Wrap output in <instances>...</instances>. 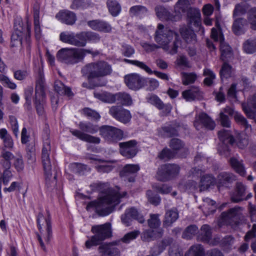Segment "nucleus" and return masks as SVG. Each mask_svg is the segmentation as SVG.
<instances>
[{
    "label": "nucleus",
    "mask_w": 256,
    "mask_h": 256,
    "mask_svg": "<svg viewBox=\"0 0 256 256\" xmlns=\"http://www.w3.org/2000/svg\"><path fill=\"white\" fill-rule=\"evenodd\" d=\"M108 192L97 201L91 202L88 204V207L95 208L96 213L100 216H104L112 213L115 206L120 202V198L126 194V192H123L122 196L114 190H108Z\"/></svg>",
    "instance_id": "f257e3e1"
},
{
    "label": "nucleus",
    "mask_w": 256,
    "mask_h": 256,
    "mask_svg": "<svg viewBox=\"0 0 256 256\" xmlns=\"http://www.w3.org/2000/svg\"><path fill=\"white\" fill-rule=\"evenodd\" d=\"M155 41L160 45L168 46L170 48V54H174L178 52V48L181 44L178 34L167 28L162 24H158L154 35Z\"/></svg>",
    "instance_id": "f03ea898"
},
{
    "label": "nucleus",
    "mask_w": 256,
    "mask_h": 256,
    "mask_svg": "<svg viewBox=\"0 0 256 256\" xmlns=\"http://www.w3.org/2000/svg\"><path fill=\"white\" fill-rule=\"evenodd\" d=\"M174 12L178 14V20L183 14H186L188 24L199 28L201 26V15L200 10L192 8L188 0H178L174 6Z\"/></svg>",
    "instance_id": "7ed1b4c3"
},
{
    "label": "nucleus",
    "mask_w": 256,
    "mask_h": 256,
    "mask_svg": "<svg viewBox=\"0 0 256 256\" xmlns=\"http://www.w3.org/2000/svg\"><path fill=\"white\" fill-rule=\"evenodd\" d=\"M78 130H70L72 134L80 140L88 143L98 144L100 139L98 137L94 136L88 134H94L98 131L100 132V127L88 122H80L78 124Z\"/></svg>",
    "instance_id": "20e7f679"
},
{
    "label": "nucleus",
    "mask_w": 256,
    "mask_h": 256,
    "mask_svg": "<svg viewBox=\"0 0 256 256\" xmlns=\"http://www.w3.org/2000/svg\"><path fill=\"white\" fill-rule=\"evenodd\" d=\"M112 72V66L108 62L101 60L92 62L82 68L81 72L84 76H87L88 80L106 76Z\"/></svg>",
    "instance_id": "39448f33"
},
{
    "label": "nucleus",
    "mask_w": 256,
    "mask_h": 256,
    "mask_svg": "<svg viewBox=\"0 0 256 256\" xmlns=\"http://www.w3.org/2000/svg\"><path fill=\"white\" fill-rule=\"evenodd\" d=\"M37 224L41 235L38 234V238L42 248L46 250L44 240L48 242L52 235V226L50 214L48 210L40 212L37 216Z\"/></svg>",
    "instance_id": "423d86ee"
},
{
    "label": "nucleus",
    "mask_w": 256,
    "mask_h": 256,
    "mask_svg": "<svg viewBox=\"0 0 256 256\" xmlns=\"http://www.w3.org/2000/svg\"><path fill=\"white\" fill-rule=\"evenodd\" d=\"M50 140L48 136L44 140L43 147L42 150V160L44 170L46 182L49 185L52 182L55 180L56 176L54 174L52 176V166L50 158Z\"/></svg>",
    "instance_id": "0eeeda50"
},
{
    "label": "nucleus",
    "mask_w": 256,
    "mask_h": 256,
    "mask_svg": "<svg viewBox=\"0 0 256 256\" xmlns=\"http://www.w3.org/2000/svg\"><path fill=\"white\" fill-rule=\"evenodd\" d=\"M45 103L44 78V75L40 74L36 82L34 99L36 108L40 116H44Z\"/></svg>",
    "instance_id": "6e6552de"
},
{
    "label": "nucleus",
    "mask_w": 256,
    "mask_h": 256,
    "mask_svg": "<svg viewBox=\"0 0 256 256\" xmlns=\"http://www.w3.org/2000/svg\"><path fill=\"white\" fill-rule=\"evenodd\" d=\"M100 134L105 142L110 144H116L124 138V132L116 127L104 125L100 127Z\"/></svg>",
    "instance_id": "1a4fd4ad"
},
{
    "label": "nucleus",
    "mask_w": 256,
    "mask_h": 256,
    "mask_svg": "<svg viewBox=\"0 0 256 256\" xmlns=\"http://www.w3.org/2000/svg\"><path fill=\"white\" fill-rule=\"evenodd\" d=\"M86 54H91L93 56H96L100 54V52L90 49L65 48V63L70 64L78 63L83 60Z\"/></svg>",
    "instance_id": "9d476101"
},
{
    "label": "nucleus",
    "mask_w": 256,
    "mask_h": 256,
    "mask_svg": "<svg viewBox=\"0 0 256 256\" xmlns=\"http://www.w3.org/2000/svg\"><path fill=\"white\" fill-rule=\"evenodd\" d=\"M180 168L176 164H165L158 168L156 178L157 179L162 182L169 180L179 173Z\"/></svg>",
    "instance_id": "9b49d317"
},
{
    "label": "nucleus",
    "mask_w": 256,
    "mask_h": 256,
    "mask_svg": "<svg viewBox=\"0 0 256 256\" xmlns=\"http://www.w3.org/2000/svg\"><path fill=\"white\" fill-rule=\"evenodd\" d=\"M91 231L94 234V238L96 239L100 244L102 241L110 238L112 236L111 224L108 222L103 224L94 226L92 228Z\"/></svg>",
    "instance_id": "f8f14e48"
},
{
    "label": "nucleus",
    "mask_w": 256,
    "mask_h": 256,
    "mask_svg": "<svg viewBox=\"0 0 256 256\" xmlns=\"http://www.w3.org/2000/svg\"><path fill=\"white\" fill-rule=\"evenodd\" d=\"M119 152L126 158H134L138 152V142L132 140L118 143Z\"/></svg>",
    "instance_id": "ddd939ff"
},
{
    "label": "nucleus",
    "mask_w": 256,
    "mask_h": 256,
    "mask_svg": "<svg viewBox=\"0 0 256 256\" xmlns=\"http://www.w3.org/2000/svg\"><path fill=\"white\" fill-rule=\"evenodd\" d=\"M110 114L118 121L123 123L129 122L132 118L130 110L124 108L121 106H114L109 110Z\"/></svg>",
    "instance_id": "4468645a"
},
{
    "label": "nucleus",
    "mask_w": 256,
    "mask_h": 256,
    "mask_svg": "<svg viewBox=\"0 0 256 256\" xmlns=\"http://www.w3.org/2000/svg\"><path fill=\"white\" fill-rule=\"evenodd\" d=\"M124 82L131 90H137L143 88L147 83L146 79L138 74H131L124 76Z\"/></svg>",
    "instance_id": "2eb2a0df"
},
{
    "label": "nucleus",
    "mask_w": 256,
    "mask_h": 256,
    "mask_svg": "<svg viewBox=\"0 0 256 256\" xmlns=\"http://www.w3.org/2000/svg\"><path fill=\"white\" fill-rule=\"evenodd\" d=\"M194 125L197 130L202 128L213 130L216 126L215 122L205 112H200L196 116Z\"/></svg>",
    "instance_id": "dca6fc26"
},
{
    "label": "nucleus",
    "mask_w": 256,
    "mask_h": 256,
    "mask_svg": "<svg viewBox=\"0 0 256 256\" xmlns=\"http://www.w3.org/2000/svg\"><path fill=\"white\" fill-rule=\"evenodd\" d=\"M236 180V176L232 172H222L216 178V184L219 190L221 188H230L231 185Z\"/></svg>",
    "instance_id": "f3484780"
},
{
    "label": "nucleus",
    "mask_w": 256,
    "mask_h": 256,
    "mask_svg": "<svg viewBox=\"0 0 256 256\" xmlns=\"http://www.w3.org/2000/svg\"><path fill=\"white\" fill-rule=\"evenodd\" d=\"M148 102L156 106L162 111V116H166L170 114L172 110V106L170 104H164L162 100L156 94H152L146 98Z\"/></svg>",
    "instance_id": "a211bd4d"
},
{
    "label": "nucleus",
    "mask_w": 256,
    "mask_h": 256,
    "mask_svg": "<svg viewBox=\"0 0 256 256\" xmlns=\"http://www.w3.org/2000/svg\"><path fill=\"white\" fill-rule=\"evenodd\" d=\"M120 241H115L108 244H104L98 247L102 256H120V250L115 246L118 245Z\"/></svg>",
    "instance_id": "6ab92c4d"
},
{
    "label": "nucleus",
    "mask_w": 256,
    "mask_h": 256,
    "mask_svg": "<svg viewBox=\"0 0 256 256\" xmlns=\"http://www.w3.org/2000/svg\"><path fill=\"white\" fill-rule=\"evenodd\" d=\"M140 170L138 164H126L120 172V176L124 180L134 182L135 180L136 174Z\"/></svg>",
    "instance_id": "aec40b11"
},
{
    "label": "nucleus",
    "mask_w": 256,
    "mask_h": 256,
    "mask_svg": "<svg viewBox=\"0 0 256 256\" xmlns=\"http://www.w3.org/2000/svg\"><path fill=\"white\" fill-rule=\"evenodd\" d=\"M87 24L88 26L95 31L110 33L112 30L111 25L107 22L103 20L98 19L89 20Z\"/></svg>",
    "instance_id": "412c9836"
},
{
    "label": "nucleus",
    "mask_w": 256,
    "mask_h": 256,
    "mask_svg": "<svg viewBox=\"0 0 256 256\" xmlns=\"http://www.w3.org/2000/svg\"><path fill=\"white\" fill-rule=\"evenodd\" d=\"M181 126L182 125L180 122L174 121L171 124L162 126L159 132L164 136L167 138L178 136H179L178 130Z\"/></svg>",
    "instance_id": "4be33fe9"
},
{
    "label": "nucleus",
    "mask_w": 256,
    "mask_h": 256,
    "mask_svg": "<svg viewBox=\"0 0 256 256\" xmlns=\"http://www.w3.org/2000/svg\"><path fill=\"white\" fill-rule=\"evenodd\" d=\"M154 10L158 18L161 20L177 21L178 20V14L173 15L166 8L162 6H157L154 8Z\"/></svg>",
    "instance_id": "5701e85b"
},
{
    "label": "nucleus",
    "mask_w": 256,
    "mask_h": 256,
    "mask_svg": "<svg viewBox=\"0 0 256 256\" xmlns=\"http://www.w3.org/2000/svg\"><path fill=\"white\" fill-rule=\"evenodd\" d=\"M169 146L171 150L177 154H180L181 156H185L188 152V149L185 147L184 143L180 139L173 138L170 140L169 142Z\"/></svg>",
    "instance_id": "b1692460"
},
{
    "label": "nucleus",
    "mask_w": 256,
    "mask_h": 256,
    "mask_svg": "<svg viewBox=\"0 0 256 256\" xmlns=\"http://www.w3.org/2000/svg\"><path fill=\"white\" fill-rule=\"evenodd\" d=\"M240 207L236 206L229 209L227 212H222L221 214L222 219L226 223H236L240 214Z\"/></svg>",
    "instance_id": "393cba45"
},
{
    "label": "nucleus",
    "mask_w": 256,
    "mask_h": 256,
    "mask_svg": "<svg viewBox=\"0 0 256 256\" xmlns=\"http://www.w3.org/2000/svg\"><path fill=\"white\" fill-rule=\"evenodd\" d=\"M84 42L83 32L76 34L72 32L65 34V42L78 47H84Z\"/></svg>",
    "instance_id": "a878e982"
},
{
    "label": "nucleus",
    "mask_w": 256,
    "mask_h": 256,
    "mask_svg": "<svg viewBox=\"0 0 256 256\" xmlns=\"http://www.w3.org/2000/svg\"><path fill=\"white\" fill-rule=\"evenodd\" d=\"M182 96L188 102L200 100L202 98V92L199 88L196 86H192L182 92Z\"/></svg>",
    "instance_id": "bb28decb"
},
{
    "label": "nucleus",
    "mask_w": 256,
    "mask_h": 256,
    "mask_svg": "<svg viewBox=\"0 0 256 256\" xmlns=\"http://www.w3.org/2000/svg\"><path fill=\"white\" fill-rule=\"evenodd\" d=\"M248 22L244 18H236L232 26V31L236 36H240L245 33Z\"/></svg>",
    "instance_id": "cd10ccee"
},
{
    "label": "nucleus",
    "mask_w": 256,
    "mask_h": 256,
    "mask_svg": "<svg viewBox=\"0 0 256 256\" xmlns=\"http://www.w3.org/2000/svg\"><path fill=\"white\" fill-rule=\"evenodd\" d=\"M246 189V186L242 182H236L234 192L230 196L232 201L234 202H238L244 200Z\"/></svg>",
    "instance_id": "c85d7f7f"
},
{
    "label": "nucleus",
    "mask_w": 256,
    "mask_h": 256,
    "mask_svg": "<svg viewBox=\"0 0 256 256\" xmlns=\"http://www.w3.org/2000/svg\"><path fill=\"white\" fill-rule=\"evenodd\" d=\"M212 238V230L208 224L202 225L200 230H198L197 239L204 243L210 242Z\"/></svg>",
    "instance_id": "c756f323"
},
{
    "label": "nucleus",
    "mask_w": 256,
    "mask_h": 256,
    "mask_svg": "<svg viewBox=\"0 0 256 256\" xmlns=\"http://www.w3.org/2000/svg\"><path fill=\"white\" fill-rule=\"evenodd\" d=\"M23 35L24 28L20 24V20H18L14 22V32L11 38L12 44L14 46L18 44H22Z\"/></svg>",
    "instance_id": "7c9ffc66"
},
{
    "label": "nucleus",
    "mask_w": 256,
    "mask_h": 256,
    "mask_svg": "<svg viewBox=\"0 0 256 256\" xmlns=\"http://www.w3.org/2000/svg\"><path fill=\"white\" fill-rule=\"evenodd\" d=\"M178 218V212L176 208H172L166 211L163 220V226L168 228L172 226Z\"/></svg>",
    "instance_id": "2f4dec72"
},
{
    "label": "nucleus",
    "mask_w": 256,
    "mask_h": 256,
    "mask_svg": "<svg viewBox=\"0 0 256 256\" xmlns=\"http://www.w3.org/2000/svg\"><path fill=\"white\" fill-rule=\"evenodd\" d=\"M228 162L231 168L235 172L241 176H245L246 172L242 160H240L236 157L233 156L230 158Z\"/></svg>",
    "instance_id": "473e14b6"
},
{
    "label": "nucleus",
    "mask_w": 256,
    "mask_h": 256,
    "mask_svg": "<svg viewBox=\"0 0 256 256\" xmlns=\"http://www.w3.org/2000/svg\"><path fill=\"white\" fill-rule=\"evenodd\" d=\"M40 5L36 3L33 6V14L34 19V32L37 39L41 36V29L40 21Z\"/></svg>",
    "instance_id": "72a5a7b5"
},
{
    "label": "nucleus",
    "mask_w": 256,
    "mask_h": 256,
    "mask_svg": "<svg viewBox=\"0 0 256 256\" xmlns=\"http://www.w3.org/2000/svg\"><path fill=\"white\" fill-rule=\"evenodd\" d=\"M220 50L221 52L220 58L222 61H226L232 56V52L230 46L224 41L222 36L220 38Z\"/></svg>",
    "instance_id": "f704fd0d"
},
{
    "label": "nucleus",
    "mask_w": 256,
    "mask_h": 256,
    "mask_svg": "<svg viewBox=\"0 0 256 256\" xmlns=\"http://www.w3.org/2000/svg\"><path fill=\"white\" fill-rule=\"evenodd\" d=\"M180 32L186 42L190 43L196 41V34L192 30L186 26H182L180 28Z\"/></svg>",
    "instance_id": "c9c22d12"
},
{
    "label": "nucleus",
    "mask_w": 256,
    "mask_h": 256,
    "mask_svg": "<svg viewBox=\"0 0 256 256\" xmlns=\"http://www.w3.org/2000/svg\"><path fill=\"white\" fill-rule=\"evenodd\" d=\"M163 234V230H148L142 233V239L145 242H150L157 238H161Z\"/></svg>",
    "instance_id": "e433bc0d"
},
{
    "label": "nucleus",
    "mask_w": 256,
    "mask_h": 256,
    "mask_svg": "<svg viewBox=\"0 0 256 256\" xmlns=\"http://www.w3.org/2000/svg\"><path fill=\"white\" fill-rule=\"evenodd\" d=\"M204 250L200 244L192 246L186 252L184 256H204Z\"/></svg>",
    "instance_id": "4c0bfd02"
},
{
    "label": "nucleus",
    "mask_w": 256,
    "mask_h": 256,
    "mask_svg": "<svg viewBox=\"0 0 256 256\" xmlns=\"http://www.w3.org/2000/svg\"><path fill=\"white\" fill-rule=\"evenodd\" d=\"M129 12L131 16L142 18L148 13V10L144 6L137 5L131 7Z\"/></svg>",
    "instance_id": "58836bf2"
},
{
    "label": "nucleus",
    "mask_w": 256,
    "mask_h": 256,
    "mask_svg": "<svg viewBox=\"0 0 256 256\" xmlns=\"http://www.w3.org/2000/svg\"><path fill=\"white\" fill-rule=\"evenodd\" d=\"M116 102L122 106H130L132 104L131 96L125 92H118L115 94Z\"/></svg>",
    "instance_id": "ea45409f"
},
{
    "label": "nucleus",
    "mask_w": 256,
    "mask_h": 256,
    "mask_svg": "<svg viewBox=\"0 0 256 256\" xmlns=\"http://www.w3.org/2000/svg\"><path fill=\"white\" fill-rule=\"evenodd\" d=\"M224 62L220 72V74L222 80H224V78L227 79L230 78L234 72V68H233L230 64L227 63L226 61Z\"/></svg>",
    "instance_id": "a19ab883"
},
{
    "label": "nucleus",
    "mask_w": 256,
    "mask_h": 256,
    "mask_svg": "<svg viewBox=\"0 0 256 256\" xmlns=\"http://www.w3.org/2000/svg\"><path fill=\"white\" fill-rule=\"evenodd\" d=\"M216 182V178L212 176H204L200 180V191L202 192L208 189L211 186H213Z\"/></svg>",
    "instance_id": "79ce46f5"
},
{
    "label": "nucleus",
    "mask_w": 256,
    "mask_h": 256,
    "mask_svg": "<svg viewBox=\"0 0 256 256\" xmlns=\"http://www.w3.org/2000/svg\"><path fill=\"white\" fill-rule=\"evenodd\" d=\"M218 136L222 143H228L232 144L234 142V139L230 130H222L218 132Z\"/></svg>",
    "instance_id": "37998d69"
},
{
    "label": "nucleus",
    "mask_w": 256,
    "mask_h": 256,
    "mask_svg": "<svg viewBox=\"0 0 256 256\" xmlns=\"http://www.w3.org/2000/svg\"><path fill=\"white\" fill-rule=\"evenodd\" d=\"M95 98L102 102L108 103H114L116 102L115 94L108 92H94Z\"/></svg>",
    "instance_id": "c03bdc74"
},
{
    "label": "nucleus",
    "mask_w": 256,
    "mask_h": 256,
    "mask_svg": "<svg viewBox=\"0 0 256 256\" xmlns=\"http://www.w3.org/2000/svg\"><path fill=\"white\" fill-rule=\"evenodd\" d=\"M83 36L84 46H86L87 41L96 43L98 42L101 38L98 34L91 31H84Z\"/></svg>",
    "instance_id": "a18cd8bd"
},
{
    "label": "nucleus",
    "mask_w": 256,
    "mask_h": 256,
    "mask_svg": "<svg viewBox=\"0 0 256 256\" xmlns=\"http://www.w3.org/2000/svg\"><path fill=\"white\" fill-rule=\"evenodd\" d=\"M126 214H130V218L133 220H136L140 224H143L145 222L144 216L134 207L127 208L126 210Z\"/></svg>",
    "instance_id": "49530a36"
},
{
    "label": "nucleus",
    "mask_w": 256,
    "mask_h": 256,
    "mask_svg": "<svg viewBox=\"0 0 256 256\" xmlns=\"http://www.w3.org/2000/svg\"><path fill=\"white\" fill-rule=\"evenodd\" d=\"M198 229L195 224H192L186 228L182 233V238L186 240L191 239L196 234H198Z\"/></svg>",
    "instance_id": "de8ad7c7"
},
{
    "label": "nucleus",
    "mask_w": 256,
    "mask_h": 256,
    "mask_svg": "<svg viewBox=\"0 0 256 256\" xmlns=\"http://www.w3.org/2000/svg\"><path fill=\"white\" fill-rule=\"evenodd\" d=\"M244 52L248 54H252L256 52V38H250L243 44Z\"/></svg>",
    "instance_id": "09e8293b"
},
{
    "label": "nucleus",
    "mask_w": 256,
    "mask_h": 256,
    "mask_svg": "<svg viewBox=\"0 0 256 256\" xmlns=\"http://www.w3.org/2000/svg\"><path fill=\"white\" fill-rule=\"evenodd\" d=\"M246 20L250 24V28L256 30V7L250 9L247 13Z\"/></svg>",
    "instance_id": "8fccbe9b"
},
{
    "label": "nucleus",
    "mask_w": 256,
    "mask_h": 256,
    "mask_svg": "<svg viewBox=\"0 0 256 256\" xmlns=\"http://www.w3.org/2000/svg\"><path fill=\"white\" fill-rule=\"evenodd\" d=\"M82 114L88 118L94 121H98L100 118L98 112L89 108H84L82 110Z\"/></svg>",
    "instance_id": "3c124183"
},
{
    "label": "nucleus",
    "mask_w": 256,
    "mask_h": 256,
    "mask_svg": "<svg viewBox=\"0 0 256 256\" xmlns=\"http://www.w3.org/2000/svg\"><path fill=\"white\" fill-rule=\"evenodd\" d=\"M203 75L206 77L204 80V84L208 86H211L216 78V75L214 72L209 68H204Z\"/></svg>",
    "instance_id": "603ef678"
},
{
    "label": "nucleus",
    "mask_w": 256,
    "mask_h": 256,
    "mask_svg": "<svg viewBox=\"0 0 256 256\" xmlns=\"http://www.w3.org/2000/svg\"><path fill=\"white\" fill-rule=\"evenodd\" d=\"M107 6L109 12L112 16H116L120 13L121 7L116 1L114 0H108Z\"/></svg>",
    "instance_id": "864d4df0"
},
{
    "label": "nucleus",
    "mask_w": 256,
    "mask_h": 256,
    "mask_svg": "<svg viewBox=\"0 0 256 256\" xmlns=\"http://www.w3.org/2000/svg\"><path fill=\"white\" fill-rule=\"evenodd\" d=\"M124 62L140 68L145 70L147 73L150 74H153V71L144 62L137 60H130L126 58L124 60Z\"/></svg>",
    "instance_id": "5fc2aeb1"
},
{
    "label": "nucleus",
    "mask_w": 256,
    "mask_h": 256,
    "mask_svg": "<svg viewBox=\"0 0 256 256\" xmlns=\"http://www.w3.org/2000/svg\"><path fill=\"white\" fill-rule=\"evenodd\" d=\"M176 155L175 152H173L171 149L165 148L159 152L158 157L160 160H168L173 158Z\"/></svg>",
    "instance_id": "6e6d98bb"
},
{
    "label": "nucleus",
    "mask_w": 256,
    "mask_h": 256,
    "mask_svg": "<svg viewBox=\"0 0 256 256\" xmlns=\"http://www.w3.org/2000/svg\"><path fill=\"white\" fill-rule=\"evenodd\" d=\"M0 82L4 87L11 90H15L17 87L16 84L12 80L4 74H0Z\"/></svg>",
    "instance_id": "4d7b16f0"
},
{
    "label": "nucleus",
    "mask_w": 256,
    "mask_h": 256,
    "mask_svg": "<svg viewBox=\"0 0 256 256\" xmlns=\"http://www.w3.org/2000/svg\"><path fill=\"white\" fill-rule=\"evenodd\" d=\"M2 157L3 160H1V164L4 168H10V160L14 158L12 153L6 151L4 150L2 152Z\"/></svg>",
    "instance_id": "13d9d810"
},
{
    "label": "nucleus",
    "mask_w": 256,
    "mask_h": 256,
    "mask_svg": "<svg viewBox=\"0 0 256 256\" xmlns=\"http://www.w3.org/2000/svg\"><path fill=\"white\" fill-rule=\"evenodd\" d=\"M92 190L101 192H106L109 189L110 184L108 182H97L90 184Z\"/></svg>",
    "instance_id": "bf43d9fd"
},
{
    "label": "nucleus",
    "mask_w": 256,
    "mask_h": 256,
    "mask_svg": "<svg viewBox=\"0 0 256 256\" xmlns=\"http://www.w3.org/2000/svg\"><path fill=\"white\" fill-rule=\"evenodd\" d=\"M148 224L149 227L151 228H158L161 224L160 220L159 219V214H151L150 215V218L148 220Z\"/></svg>",
    "instance_id": "052dcab7"
},
{
    "label": "nucleus",
    "mask_w": 256,
    "mask_h": 256,
    "mask_svg": "<svg viewBox=\"0 0 256 256\" xmlns=\"http://www.w3.org/2000/svg\"><path fill=\"white\" fill-rule=\"evenodd\" d=\"M196 78V76L193 73H182V82L183 84L186 86L194 83Z\"/></svg>",
    "instance_id": "680f3d73"
},
{
    "label": "nucleus",
    "mask_w": 256,
    "mask_h": 256,
    "mask_svg": "<svg viewBox=\"0 0 256 256\" xmlns=\"http://www.w3.org/2000/svg\"><path fill=\"white\" fill-rule=\"evenodd\" d=\"M146 195L148 198V202L155 206L160 204V198L158 195L154 194L151 190L146 191Z\"/></svg>",
    "instance_id": "e2e57ef3"
},
{
    "label": "nucleus",
    "mask_w": 256,
    "mask_h": 256,
    "mask_svg": "<svg viewBox=\"0 0 256 256\" xmlns=\"http://www.w3.org/2000/svg\"><path fill=\"white\" fill-rule=\"evenodd\" d=\"M3 168L4 170L2 173L0 170V177L2 178V181L4 184L6 185L12 178V174L10 170V168Z\"/></svg>",
    "instance_id": "0e129e2a"
},
{
    "label": "nucleus",
    "mask_w": 256,
    "mask_h": 256,
    "mask_svg": "<svg viewBox=\"0 0 256 256\" xmlns=\"http://www.w3.org/2000/svg\"><path fill=\"white\" fill-rule=\"evenodd\" d=\"M121 52L124 56L129 58L134 54L135 50L131 46L124 44L122 45Z\"/></svg>",
    "instance_id": "69168bd1"
},
{
    "label": "nucleus",
    "mask_w": 256,
    "mask_h": 256,
    "mask_svg": "<svg viewBox=\"0 0 256 256\" xmlns=\"http://www.w3.org/2000/svg\"><path fill=\"white\" fill-rule=\"evenodd\" d=\"M234 118L238 124L242 126L246 129L250 127V125L248 124L246 119L240 113L236 112Z\"/></svg>",
    "instance_id": "338daca9"
},
{
    "label": "nucleus",
    "mask_w": 256,
    "mask_h": 256,
    "mask_svg": "<svg viewBox=\"0 0 256 256\" xmlns=\"http://www.w3.org/2000/svg\"><path fill=\"white\" fill-rule=\"evenodd\" d=\"M248 138L246 134H242L238 136L236 142V144L240 148H244L248 146Z\"/></svg>",
    "instance_id": "774afa93"
}]
</instances>
